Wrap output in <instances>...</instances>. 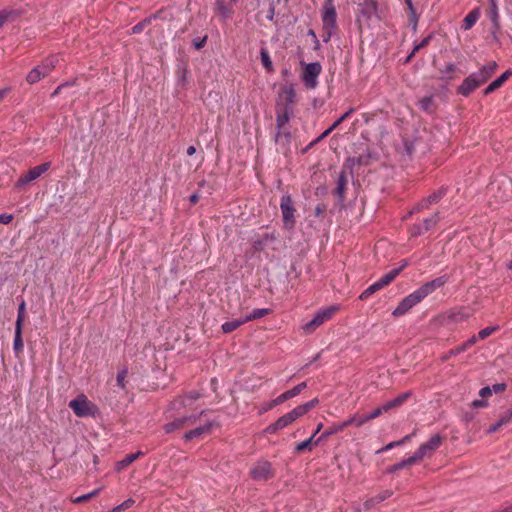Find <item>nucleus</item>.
I'll return each mask as SVG.
<instances>
[{"mask_svg": "<svg viewBox=\"0 0 512 512\" xmlns=\"http://www.w3.org/2000/svg\"><path fill=\"white\" fill-rule=\"evenodd\" d=\"M446 281L447 279L442 276L426 282L419 289L405 297L394 309L392 315L399 317L406 314L410 309L420 303L425 297H427L437 288L444 286Z\"/></svg>", "mask_w": 512, "mask_h": 512, "instance_id": "nucleus-1", "label": "nucleus"}, {"mask_svg": "<svg viewBox=\"0 0 512 512\" xmlns=\"http://www.w3.org/2000/svg\"><path fill=\"white\" fill-rule=\"evenodd\" d=\"M58 58L56 56L47 57L41 64L34 67L26 76V81L33 85L44 77L48 76L56 67Z\"/></svg>", "mask_w": 512, "mask_h": 512, "instance_id": "nucleus-2", "label": "nucleus"}, {"mask_svg": "<svg viewBox=\"0 0 512 512\" xmlns=\"http://www.w3.org/2000/svg\"><path fill=\"white\" fill-rule=\"evenodd\" d=\"M407 266V261H404V263L396 269L391 270L389 273L385 274L379 281L369 286L366 290H364L360 296V300L367 299L370 295L375 293L376 291L382 289L383 287L390 284L396 277L399 275V273L402 271L404 267Z\"/></svg>", "mask_w": 512, "mask_h": 512, "instance_id": "nucleus-3", "label": "nucleus"}, {"mask_svg": "<svg viewBox=\"0 0 512 512\" xmlns=\"http://www.w3.org/2000/svg\"><path fill=\"white\" fill-rule=\"evenodd\" d=\"M69 407L78 417L93 416L97 411L96 406L84 394L72 399Z\"/></svg>", "mask_w": 512, "mask_h": 512, "instance_id": "nucleus-4", "label": "nucleus"}, {"mask_svg": "<svg viewBox=\"0 0 512 512\" xmlns=\"http://www.w3.org/2000/svg\"><path fill=\"white\" fill-rule=\"evenodd\" d=\"M51 163L45 162L38 166L29 169L26 173L22 174L15 183L16 189H24L29 183L37 180L44 173L50 169Z\"/></svg>", "mask_w": 512, "mask_h": 512, "instance_id": "nucleus-5", "label": "nucleus"}, {"mask_svg": "<svg viewBox=\"0 0 512 512\" xmlns=\"http://www.w3.org/2000/svg\"><path fill=\"white\" fill-rule=\"evenodd\" d=\"M469 315L465 313V311L460 309H451L444 313H441L435 316L432 319V323L436 326H445L450 323H459L467 320Z\"/></svg>", "mask_w": 512, "mask_h": 512, "instance_id": "nucleus-6", "label": "nucleus"}, {"mask_svg": "<svg viewBox=\"0 0 512 512\" xmlns=\"http://www.w3.org/2000/svg\"><path fill=\"white\" fill-rule=\"evenodd\" d=\"M337 311V307L330 306L319 311L313 319L303 326L306 333H312L316 328L322 325L325 321L329 320Z\"/></svg>", "mask_w": 512, "mask_h": 512, "instance_id": "nucleus-7", "label": "nucleus"}, {"mask_svg": "<svg viewBox=\"0 0 512 512\" xmlns=\"http://www.w3.org/2000/svg\"><path fill=\"white\" fill-rule=\"evenodd\" d=\"M299 418L295 410H291L290 412L284 414L283 416L279 417L275 422L267 426L264 430V434H274L279 430H282L289 425H291L294 421H296Z\"/></svg>", "mask_w": 512, "mask_h": 512, "instance_id": "nucleus-8", "label": "nucleus"}, {"mask_svg": "<svg viewBox=\"0 0 512 512\" xmlns=\"http://www.w3.org/2000/svg\"><path fill=\"white\" fill-rule=\"evenodd\" d=\"M280 208L283 216L284 226L288 229H292L295 225V209L293 207V201L290 195H284L281 198Z\"/></svg>", "mask_w": 512, "mask_h": 512, "instance_id": "nucleus-9", "label": "nucleus"}, {"mask_svg": "<svg viewBox=\"0 0 512 512\" xmlns=\"http://www.w3.org/2000/svg\"><path fill=\"white\" fill-rule=\"evenodd\" d=\"M322 67L320 63L313 62L306 65L303 71V81L308 88H315L317 85V77L321 73Z\"/></svg>", "mask_w": 512, "mask_h": 512, "instance_id": "nucleus-10", "label": "nucleus"}, {"mask_svg": "<svg viewBox=\"0 0 512 512\" xmlns=\"http://www.w3.org/2000/svg\"><path fill=\"white\" fill-rule=\"evenodd\" d=\"M252 478L257 481H266L273 477V469L268 461L258 462L250 472Z\"/></svg>", "mask_w": 512, "mask_h": 512, "instance_id": "nucleus-11", "label": "nucleus"}, {"mask_svg": "<svg viewBox=\"0 0 512 512\" xmlns=\"http://www.w3.org/2000/svg\"><path fill=\"white\" fill-rule=\"evenodd\" d=\"M322 22L323 30L334 31L336 29V11L332 0L325 3Z\"/></svg>", "mask_w": 512, "mask_h": 512, "instance_id": "nucleus-12", "label": "nucleus"}, {"mask_svg": "<svg viewBox=\"0 0 512 512\" xmlns=\"http://www.w3.org/2000/svg\"><path fill=\"white\" fill-rule=\"evenodd\" d=\"M196 420H197V416H195V415L183 416V417L173 420L172 422L165 424L163 429L166 433H172L176 430H179V429H182L184 427H188V426L194 424L196 422Z\"/></svg>", "mask_w": 512, "mask_h": 512, "instance_id": "nucleus-13", "label": "nucleus"}, {"mask_svg": "<svg viewBox=\"0 0 512 512\" xmlns=\"http://www.w3.org/2000/svg\"><path fill=\"white\" fill-rule=\"evenodd\" d=\"M483 83L480 82L476 74H471L464 79L462 84L458 87L457 92L462 96H468L472 91L477 89Z\"/></svg>", "mask_w": 512, "mask_h": 512, "instance_id": "nucleus-14", "label": "nucleus"}, {"mask_svg": "<svg viewBox=\"0 0 512 512\" xmlns=\"http://www.w3.org/2000/svg\"><path fill=\"white\" fill-rule=\"evenodd\" d=\"M444 437L439 434L433 435L428 442L422 444L418 449L424 457H430L442 444Z\"/></svg>", "mask_w": 512, "mask_h": 512, "instance_id": "nucleus-15", "label": "nucleus"}, {"mask_svg": "<svg viewBox=\"0 0 512 512\" xmlns=\"http://www.w3.org/2000/svg\"><path fill=\"white\" fill-rule=\"evenodd\" d=\"M296 93L292 86L285 87L281 94L280 98L284 100L281 108L293 110V105L295 103Z\"/></svg>", "mask_w": 512, "mask_h": 512, "instance_id": "nucleus-16", "label": "nucleus"}, {"mask_svg": "<svg viewBox=\"0 0 512 512\" xmlns=\"http://www.w3.org/2000/svg\"><path fill=\"white\" fill-rule=\"evenodd\" d=\"M497 68V63L495 61L489 62L488 64L484 65L478 73H475L480 82L483 84L487 82V80L494 74L495 70Z\"/></svg>", "mask_w": 512, "mask_h": 512, "instance_id": "nucleus-17", "label": "nucleus"}, {"mask_svg": "<svg viewBox=\"0 0 512 512\" xmlns=\"http://www.w3.org/2000/svg\"><path fill=\"white\" fill-rule=\"evenodd\" d=\"M512 75V71H505L500 77L491 82L484 90V95H488L500 88L503 83Z\"/></svg>", "mask_w": 512, "mask_h": 512, "instance_id": "nucleus-18", "label": "nucleus"}, {"mask_svg": "<svg viewBox=\"0 0 512 512\" xmlns=\"http://www.w3.org/2000/svg\"><path fill=\"white\" fill-rule=\"evenodd\" d=\"M347 175L346 172L343 170L340 172L338 179H337V186L334 190V194L339 198L340 201L344 200L346 185H347Z\"/></svg>", "mask_w": 512, "mask_h": 512, "instance_id": "nucleus-19", "label": "nucleus"}, {"mask_svg": "<svg viewBox=\"0 0 512 512\" xmlns=\"http://www.w3.org/2000/svg\"><path fill=\"white\" fill-rule=\"evenodd\" d=\"M307 387V384L306 382H302L298 385H296L295 387H293L292 389L290 390H287L285 391L284 393L280 394L278 397V400H280L281 404L284 403L285 401L293 398V397H296L299 393H301V391H303L305 388Z\"/></svg>", "mask_w": 512, "mask_h": 512, "instance_id": "nucleus-20", "label": "nucleus"}, {"mask_svg": "<svg viewBox=\"0 0 512 512\" xmlns=\"http://www.w3.org/2000/svg\"><path fill=\"white\" fill-rule=\"evenodd\" d=\"M411 396H412V392L411 391L404 392V393L398 395L397 397H395L394 399L386 402L385 403L386 408L388 409V411H390L392 409H395V408H398L403 403H405Z\"/></svg>", "mask_w": 512, "mask_h": 512, "instance_id": "nucleus-21", "label": "nucleus"}, {"mask_svg": "<svg viewBox=\"0 0 512 512\" xmlns=\"http://www.w3.org/2000/svg\"><path fill=\"white\" fill-rule=\"evenodd\" d=\"M411 396H412V392L411 391L404 392V393L398 395L397 397H395L394 399L386 402L385 403L386 408L388 409V411H390L392 409H395V408H398L403 403H405Z\"/></svg>", "mask_w": 512, "mask_h": 512, "instance_id": "nucleus-22", "label": "nucleus"}, {"mask_svg": "<svg viewBox=\"0 0 512 512\" xmlns=\"http://www.w3.org/2000/svg\"><path fill=\"white\" fill-rule=\"evenodd\" d=\"M411 396H412V392L411 391L404 392V393L398 395L397 397H395L394 399L386 402L385 403L386 408L388 409V411H390L392 409H395V408H398L403 403H405Z\"/></svg>", "mask_w": 512, "mask_h": 512, "instance_id": "nucleus-23", "label": "nucleus"}, {"mask_svg": "<svg viewBox=\"0 0 512 512\" xmlns=\"http://www.w3.org/2000/svg\"><path fill=\"white\" fill-rule=\"evenodd\" d=\"M293 110L279 108L277 111L276 124L277 128L281 130L290 120Z\"/></svg>", "mask_w": 512, "mask_h": 512, "instance_id": "nucleus-24", "label": "nucleus"}, {"mask_svg": "<svg viewBox=\"0 0 512 512\" xmlns=\"http://www.w3.org/2000/svg\"><path fill=\"white\" fill-rule=\"evenodd\" d=\"M211 426H212V424L209 423V424L197 427L195 429H192L184 434V439L186 441H190L194 438H198L201 435L210 432Z\"/></svg>", "mask_w": 512, "mask_h": 512, "instance_id": "nucleus-25", "label": "nucleus"}, {"mask_svg": "<svg viewBox=\"0 0 512 512\" xmlns=\"http://www.w3.org/2000/svg\"><path fill=\"white\" fill-rule=\"evenodd\" d=\"M388 412V409L386 408V405L383 404L380 407H377L374 409L371 413L368 415H363L359 418L358 424H365L366 422L376 419L377 417L381 416L383 413Z\"/></svg>", "mask_w": 512, "mask_h": 512, "instance_id": "nucleus-26", "label": "nucleus"}, {"mask_svg": "<svg viewBox=\"0 0 512 512\" xmlns=\"http://www.w3.org/2000/svg\"><path fill=\"white\" fill-rule=\"evenodd\" d=\"M141 455H143V452L141 451L126 455L122 460L116 463V469L120 471L126 468L127 466L132 464L136 459H138Z\"/></svg>", "mask_w": 512, "mask_h": 512, "instance_id": "nucleus-27", "label": "nucleus"}, {"mask_svg": "<svg viewBox=\"0 0 512 512\" xmlns=\"http://www.w3.org/2000/svg\"><path fill=\"white\" fill-rule=\"evenodd\" d=\"M345 427H342V423L339 424H333L330 426L327 430H325L321 436H319L316 441L314 442V445H318L321 441L327 439L329 436L336 434L342 430H344Z\"/></svg>", "mask_w": 512, "mask_h": 512, "instance_id": "nucleus-28", "label": "nucleus"}, {"mask_svg": "<svg viewBox=\"0 0 512 512\" xmlns=\"http://www.w3.org/2000/svg\"><path fill=\"white\" fill-rule=\"evenodd\" d=\"M361 13L369 19L372 15L377 13V2L375 0H364Z\"/></svg>", "mask_w": 512, "mask_h": 512, "instance_id": "nucleus-29", "label": "nucleus"}, {"mask_svg": "<svg viewBox=\"0 0 512 512\" xmlns=\"http://www.w3.org/2000/svg\"><path fill=\"white\" fill-rule=\"evenodd\" d=\"M318 402V398H314L305 404L295 407L294 410L300 418L304 416L306 413H308V411H310L312 408H314L318 404Z\"/></svg>", "mask_w": 512, "mask_h": 512, "instance_id": "nucleus-30", "label": "nucleus"}, {"mask_svg": "<svg viewBox=\"0 0 512 512\" xmlns=\"http://www.w3.org/2000/svg\"><path fill=\"white\" fill-rule=\"evenodd\" d=\"M318 402V398H314L305 404L295 407L294 410L300 418L304 416L306 413H308V411H310L312 408H314L318 404Z\"/></svg>", "mask_w": 512, "mask_h": 512, "instance_id": "nucleus-31", "label": "nucleus"}, {"mask_svg": "<svg viewBox=\"0 0 512 512\" xmlns=\"http://www.w3.org/2000/svg\"><path fill=\"white\" fill-rule=\"evenodd\" d=\"M318 402V398H314L305 404L295 407L294 410L300 418L304 416L306 413H308V411H310L312 408H314L318 404Z\"/></svg>", "mask_w": 512, "mask_h": 512, "instance_id": "nucleus-32", "label": "nucleus"}, {"mask_svg": "<svg viewBox=\"0 0 512 512\" xmlns=\"http://www.w3.org/2000/svg\"><path fill=\"white\" fill-rule=\"evenodd\" d=\"M480 15L479 9L472 10L463 20V28L469 30L478 20Z\"/></svg>", "mask_w": 512, "mask_h": 512, "instance_id": "nucleus-33", "label": "nucleus"}, {"mask_svg": "<svg viewBox=\"0 0 512 512\" xmlns=\"http://www.w3.org/2000/svg\"><path fill=\"white\" fill-rule=\"evenodd\" d=\"M22 328H15V336L13 342V349L16 355L23 351Z\"/></svg>", "mask_w": 512, "mask_h": 512, "instance_id": "nucleus-34", "label": "nucleus"}, {"mask_svg": "<svg viewBox=\"0 0 512 512\" xmlns=\"http://www.w3.org/2000/svg\"><path fill=\"white\" fill-rule=\"evenodd\" d=\"M271 312H272V310L268 309V308L255 309L253 312H251L250 314L245 316V320L247 322H249V321H253L256 319H260L266 315H269Z\"/></svg>", "mask_w": 512, "mask_h": 512, "instance_id": "nucleus-35", "label": "nucleus"}, {"mask_svg": "<svg viewBox=\"0 0 512 512\" xmlns=\"http://www.w3.org/2000/svg\"><path fill=\"white\" fill-rule=\"evenodd\" d=\"M441 195L438 193H433L432 195L428 196L426 199H424L417 207H415L411 212L414 213L416 211H419L421 208L428 207L431 203H436L439 201Z\"/></svg>", "mask_w": 512, "mask_h": 512, "instance_id": "nucleus-36", "label": "nucleus"}, {"mask_svg": "<svg viewBox=\"0 0 512 512\" xmlns=\"http://www.w3.org/2000/svg\"><path fill=\"white\" fill-rule=\"evenodd\" d=\"M25 308H26L25 301L22 300L18 306V313H17V319H16V323H15V328H23V323L25 320Z\"/></svg>", "mask_w": 512, "mask_h": 512, "instance_id": "nucleus-37", "label": "nucleus"}, {"mask_svg": "<svg viewBox=\"0 0 512 512\" xmlns=\"http://www.w3.org/2000/svg\"><path fill=\"white\" fill-rule=\"evenodd\" d=\"M316 439L317 438H315V434H313L309 439L299 443L295 448L296 452L300 453L305 449L312 450V447L315 446L314 442L316 441Z\"/></svg>", "mask_w": 512, "mask_h": 512, "instance_id": "nucleus-38", "label": "nucleus"}, {"mask_svg": "<svg viewBox=\"0 0 512 512\" xmlns=\"http://www.w3.org/2000/svg\"><path fill=\"white\" fill-rule=\"evenodd\" d=\"M377 504H378V502L376 501L375 497H372V498L367 499L363 503L362 507L357 506L354 508V510H355V512H367V511L371 510L372 508H374Z\"/></svg>", "mask_w": 512, "mask_h": 512, "instance_id": "nucleus-39", "label": "nucleus"}, {"mask_svg": "<svg viewBox=\"0 0 512 512\" xmlns=\"http://www.w3.org/2000/svg\"><path fill=\"white\" fill-rule=\"evenodd\" d=\"M280 404H281L280 400H278V397H276L275 399H273L267 403H264L261 407H259L258 415H263L264 413L268 412L269 410L273 409L274 407H276Z\"/></svg>", "mask_w": 512, "mask_h": 512, "instance_id": "nucleus-40", "label": "nucleus"}, {"mask_svg": "<svg viewBox=\"0 0 512 512\" xmlns=\"http://www.w3.org/2000/svg\"><path fill=\"white\" fill-rule=\"evenodd\" d=\"M439 221V216H438V213H435L433 216H431L430 218H427L423 221V227H424V230L425 231H428L430 229H432L433 227L436 226V224L438 223Z\"/></svg>", "mask_w": 512, "mask_h": 512, "instance_id": "nucleus-41", "label": "nucleus"}, {"mask_svg": "<svg viewBox=\"0 0 512 512\" xmlns=\"http://www.w3.org/2000/svg\"><path fill=\"white\" fill-rule=\"evenodd\" d=\"M490 18L495 29H499V15L497 4L490 5Z\"/></svg>", "mask_w": 512, "mask_h": 512, "instance_id": "nucleus-42", "label": "nucleus"}, {"mask_svg": "<svg viewBox=\"0 0 512 512\" xmlns=\"http://www.w3.org/2000/svg\"><path fill=\"white\" fill-rule=\"evenodd\" d=\"M260 56H261V61H262L263 66L268 71H271L272 70V61L270 59L269 53L265 49H262L260 52Z\"/></svg>", "mask_w": 512, "mask_h": 512, "instance_id": "nucleus-43", "label": "nucleus"}, {"mask_svg": "<svg viewBox=\"0 0 512 512\" xmlns=\"http://www.w3.org/2000/svg\"><path fill=\"white\" fill-rule=\"evenodd\" d=\"M424 458V455L419 451V449L409 458L403 460L405 463V466H410L412 464H415L416 462L421 461Z\"/></svg>", "mask_w": 512, "mask_h": 512, "instance_id": "nucleus-44", "label": "nucleus"}, {"mask_svg": "<svg viewBox=\"0 0 512 512\" xmlns=\"http://www.w3.org/2000/svg\"><path fill=\"white\" fill-rule=\"evenodd\" d=\"M424 458V455L419 451V449L409 458L403 460L405 463V466H410L412 464H415L416 462L421 461Z\"/></svg>", "mask_w": 512, "mask_h": 512, "instance_id": "nucleus-45", "label": "nucleus"}, {"mask_svg": "<svg viewBox=\"0 0 512 512\" xmlns=\"http://www.w3.org/2000/svg\"><path fill=\"white\" fill-rule=\"evenodd\" d=\"M135 501L132 498H129L122 502L120 505L114 507L111 512H122L134 505Z\"/></svg>", "mask_w": 512, "mask_h": 512, "instance_id": "nucleus-46", "label": "nucleus"}, {"mask_svg": "<svg viewBox=\"0 0 512 512\" xmlns=\"http://www.w3.org/2000/svg\"><path fill=\"white\" fill-rule=\"evenodd\" d=\"M247 321L245 320V317L244 318H241L239 320H236V321H229V322H226V333L228 332H232L234 331L235 329H237L240 325L246 323Z\"/></svg>", "mask_w": 512, "mask_h": 512, "instance_id": "nucleus-47", "label": "nucleus"}, {"mask_svg": "<svg viewBox=\"0 0 512 512\" xmlns=\"http://www.w3.org/2000/svg\"><path fill=\"white\" fill-rule=\"evenodd\" d=\"M498 329H499V326H497V325L486 327V328L482 329L481 331H479L478 336L480 339H485L488 336H490L493 332L497 331Z\"/></svg>", "mask_w": 512, "mask_h": 512, "instance_id": "nucleus-48", "label": "nucleus"}, {"mask_svg": "<svg viewBox=\"0 0 512 512\" xmlns=\"http://www.w3.org/2000/svg\"><path fill=\"white\" fill-rule=\"evenodd\" d=\"M269 240V236L265 235L263 238L258 239L253 244V249L255 251H262L266 246L267 241Z\"/></svg>", "mask_w": 512, "mask_h": 512, "instance_id": "nucleus-49", "label": "nucleus"}, {"mask_svg": "<svg viewBox=\"0 0 512 512\" xmlns=\"http://www.w3.org/2000/svg\"><path fill=\"white\" fill-rule=\"evenodd\" d=\"M360 417L361 416H359L357 414L353 415L352 417H350L346 421L342 422V427L346 428V427H348L350 425H355L356 427H361L363 424H358Z\"/></svg>", "mask_w": 512, "mask_h": 512, "instance_id": "nucleus-50", "label": "nucleus"}, {"mask_svg": "<svg viewBox=\"0 0 512 512\" xmlns=\"http://www.w3.org/2000/svg\"><path fill=\"white\" fill-rule=\"evenodd\" d=\"M403 149L408 157H411L414 152V143L408 139L403 140Z\"/></svg>", "mask_w": 512, "mask_h": 512, "instance_id": "nucleus-51", "label": "nucleus"}, {"mask_svg": "<svg viewBox=\"0 0 512 512\" xmlns=\"http://www.w3.org/2000/svg\"><path fill=\"white\" fill-rule=\"evenodd\" d=\"M410 438V435H407L405 436L403 439L399 440V441H394V442H391L389 444H387L385 447H383L382 449L378 450L377 453H380L381 451H386V450H389L395 446H399L403 443H405L408 439Z\"/></svg>", "mask_w": 512, "mask_h": 512, "instance_id": "nucleus-52", "label": "nucleus"}, {"mask_svg": "<svg viewBox=\"0 0 512 512\" xmlns=\"http://www.w3.org/2000/svg\"><path fill=\"white\" fill-rule=\"evenodd\" d=\"M456 71V66L453 63H448L444 69H441L440 72L444 77H451V75Z\"/></svg>", "mask_w": 512, "mask_h": 512, "instance_id": "nucleus-53", "label": "nucleus"}, {"mask_svg": "<svg viewBox=\"0 0 512 512\" xmlns=\"http://www.w3.org/2000/svg\"><path fill=\"white\" fill-rule=\"evenodd\" d=\"M354 112V108H350L341 117H339L333 124L332 129L337 128L345 119H347Z\"/></svg>", "mask_w": 512, "mask_h": 512, "instance_id": "nucleus-54", "label": "nucleus"}, {"mask_svg": "<svg viewBox=\"0 0 512 512\" xmlns=\"http://www.w3.org/2000/svg\"><path fill=\"white\" fill-rule=\"evenodd\" d=\"M392 494H393L392 491L385 490V491L380 492L378 495H376L375 499L378 502V504H380L383 501H385L387 498L391 497Z\"/></svg>", "mask_w": 512, "mask_h": 512, "instance_id": "nucleus-55", "label": "nucleus"}, {"mask_svg": "<svg viewBox=\"0 0 512 512\" xmlns=\"http://www.w3.org/2000/svg\"><path fill=\"white\" fill-rule=\"evenodd\" d=\"M127 370L123 369L121 370L117 375V384L119 387L124 388L125 387V378L127 376Z\"/></svg>", "mask_w": 512, "mask_h": 512, "instance_id": "nucleus-56", "label": "nucleus"}, {"mask_svg": "<svg viewBox=\"0 0 512 512\" xmlns=\"http://www.w3.org/2000/svg\"><path fill=\"white\" fill-rule=\"evenodd\" d=\"M424 231V227L420 224H414L410 229L411 236L413 237L423 234Z\"/></svg>", "mask_w": 512, "mask_h": 512, "instance_id": "nucleus-57", "label": "nucleus"}, {"mask_svg": "<svg viewBox=\"0 0 512 512\" xmlns=\"http://www.w3.org/2000/svg\"><path fill=\"white\" fill-rule=\"evenodd\" d=\"M499 420L503 425L512 422V408L504 412L503 415L499 418Z\"/></svg>", "mask_w": 512, "mask_h": 512, "instance_id": "nucleus-58", "label": "nucleus"}, {"mask_svg": "<svg viewBox=\"0 0 512 512\" xmlns=\"http://www.w3.org/2000/svg\"><path fill=\"white\" fill-rule=\"evenodd\" d=\"M431 39H432V34H430L427 37H425L419 44L414 46V52H417L420 49L426 47L429 44Z\"/></svg>", "mask_w": 512, "mask_h": 512, "instance_id": "nucleus-59", "label": "nucleus"}, {"mask_svg": "<svg viewBox=\"0 0 512 512\" xmlns=\"http://www.w3.org/2000/svg\"><path fill=\"white\" fill-rule=\"evenodd\" d=\"M149 22H150V19H145L142 22L136 24L135 26L132 27V33H134V34L140 33L144 29L146 24H148Z\"/></svg>", "mask_w": 512, "mask_h": 512, "instance_id": "nucleus-60", "label": "nucleus"}, {"mask_svg": "<svg viewBox=\"0 0 512 512\" xmlns=\"http://www.w3.org/2000/svg\"><path fill=\"white\" fill-rule=\"evenodd\" d=\"M502 426H504L500 420H498L496 423L492 424L489 426L488 430H487V433L488 434H493L495 433L496 431H498Z\"/></svg>", "mask_w": 512, "mask_h": 512, "instance_id": "nucleus-61", "label": "nucleus"}, {"mask_svg": "<svg viewBox=\"0 0 512 512\" xmlns=\"http://www.w3.org/2000/svg\"><path fill=\"white\" fill-rule=\"evenodd\" d=\"M405 467H406V466H405L404 461H401V462H399V463H397V464H395V465L390 466V467L387 469V473H394V472H396V471H398V470H400V469H402V468H405Z\"/></svg>", "mask_w": 512, "mask_h": 512, "instance_id": "nucleus-62", "label": "nucleus"}, {"mask_svg": "<svg viewBox=\"0 0 512 512\" xmlns=\"http://www.w3.org/2000/svg\"><path fill=\"white\" fill-rule=\"evenodd\" d=\"M13 220V215L12 214H0V223L2 224H9L11 223Z\"/></svg>", "mask_w": 512, "mask_h": 512, "instance_id": "nucleus-63", "label": "nucleus"}, {"mask_svg": "<svg viewBox=\"0 0 512 512\" xmlns=\"http://www.w3.org/2000/svg\"><path fill=\"white\" fill-rule=\"evenodd\" d=\"M206 39H207V37H206V36H205V37H203L202 39H199V38L194 39V40H193V45H194V47H195L197 50L201 49V48L205 45Z\"/></svg>", "mask_w": 512, "mask_h": 512, "instance_id": "nucleus-64", "label": "nucleus"}]
</instances>
